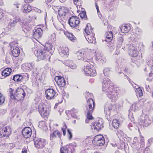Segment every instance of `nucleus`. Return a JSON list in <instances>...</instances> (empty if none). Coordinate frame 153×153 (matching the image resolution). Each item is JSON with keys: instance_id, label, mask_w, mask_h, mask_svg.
<instances>
[{"instance_id": "11", "label": "nucleus", "mask_w": 153, "mask_h": 153, "mask_svg": "<svg viewBox=\"0 0 153 153\" xmlns=\"http://www.w3.org/2000/svg\"><path fill=\"white\" fill-rule=\"evenodd\" d=\"M46 98L48 100L53 99L57 95L53 89H48L45 91Z\"/></svg>"}, {"instance_id": "50", "label": "nucleus", "mask_w": 153, "mask_h": 153, "mask_svg": "<svg viewBox=\"0 0 153 153\" xmlns=\"http://www.w3.org/2000/svg\"><path fill=\"white\" fill-rule=\"evenodd\" d=\"M112 38H113L111 37H110L106 36V38L105 40V41L108 42H110L111 41V40L112 39Z\"/></svg>"}, {"instance_id": "58", "label": "nucleus", "mask_w": 153, "mask_h": 153, "mask_svg": "<svg viewBox=\"0 0 153 153\" xmlns=\"http://www.w3.org/2000/svg\"><path fill=\"white\" fill-rule=\"evenodd\" d=\"M121 71H124L125 73H127L128 72V69H127L126 68H123L121 70Z\"/></svg>"}, {"instance_id": "13", "label": "nucleus", "mask_w": 153, "mask_h": 153, "mask_svg": "<svg viewBox=\"0 0 153 153\" xmlns=\"http://www.w3.org/2000/svg\"><path fill=\"white\" fill-rule=\"evenodd\" d=\"M84 53L81 51H78L76 53V55L77 56V59H81L82 58L83 60L85 62H90V57L88 55H86V57H85L84 56Z\"/></svg>"}, {"instance_id": "15", "label": "nucleus", "mask_w": 153, "mask_h": 153, "mask_svg": "<svg viewBox=\"0 0 153 153\" xmlns=\"http://www.w3.org/2000/svg\"><path fill=\"white\" fill-rule=\"evenodd\" d=\"M22 133L24 137L28 138L31 136L32 130L29 127H26L22 129Z\"/></svg>"}, {"instance_id": "47", "label": "nucleus", "mask_w": 153, "mask_h": 153, "mask_svg": "<svg viewBox=\"0 0 153 153\" xmlns=\"http://www.w3.org/2000/svg\"><path fill=\"white\" fill-rule=\"evenodd\" d=\"M128 117L130 120H131V121L133 123H134V116L131 113H130L128 114Z\"/></svg>"}, {"instance_id": "56", "label": "nucleus", "mask_w": 153, "mask_h": 153, "mask_svg": "<svg viewBox=\"0 0 153 153\" xmlns=\"http://www.w3.org/2000/svg\"><path fill=\"white\" fill-rule=\"evenodd\" d=\"M153 142V138H151L148 140V143L149 145H150Z\"/></svg>"}, {"instance_id": "44", "label": "nucleus", "mask_w": 153, "mask_h": 153, "mask_svg": "<svg viewBox=\"0 0 153 153\" xmlns=\"http://www.w3.org/2000/svg\"><path fill=\"white\" fill-rule=\"evenodd\" d=\"M110 70L109 68H105L103 70V73L105 76H108L110 73Z\"/></svg>"}, {"instance_id": "14", "label": "nucleus", "mask_w": 153, "mask_h": 153, "mask_svg": "<svg viewBox=\"0 0 153 153\" xmlns=\"http://www.w3.org/2000/svg\"><path fill=\"white\" fill-rule=\"evenodd\" d=\"M128 53L131 56L136 57L137 56L138 52L137 48L133 45H129L128 47Z\"/></svg>"}, {"instance_id": "19", "label": "nucleus", "mask_w": 153, "mask_h": 153, "mask_svg": "<svg viewBox=\"0 0 153 153\" xmlns=\"http://www.w3.org/2000/svg\"><path fill=\"white\" fill-rule=\"evenodd\" d=\"M42 33V30L40 28H37L34 31L33 34V38L36 39L41 38Z\"/></svg>"}, {"instance_id": "21", "label": "nucleus", "mask_w": 153, "mask_h": 153, "mask_svg": "<svg viewBox=\"0 0 153 153\" xmlns=\"http://www.w3.org/2000/svg\"><path fill=\"white\" fill-rule=\"evenodd\" d=\"M57 81H56L57 83L60 86L64 87L65 85V82L62 77L60 76H58Z\"/></svg>"}, {"instance_id": "46", "label": "nucleus", "mask_w": 153, "mask_h": 153, "mask_svg": "<svg viewBox=\"0 0 153 153\" xmlns=\"http://www.w3.org/2000/svg\"><path fill=\"white\" fill-rule=\"evenodd\" d=\"M4 97L0 93V105L4 103Z\"/></svg>"}, {"instance_id": "10", "label": "nucleus", "mask_w": 153, "mask_h": 153, "mask_svg": "<svg viewBox=\"0 0 153 153\" xmlns=\"http://www.w3.org/2000/svg\"><path fill=\"white\" fill-rule=\"evenodd\" d=\"M80 21L79 19L75 16L70 17L68 20V23L70 26L75 27L79 25Z\"/></svg>"}, {"instance_id": "24", "label": "nucleus", "mask_w": 153, "mask_h": 153, "mask_svg": "<svg viewBox=\"0 0 153 153\" xmlns=\"http://www.w3.org/2000/svg\"><path fill=\"white\" fill-rule=\"evenodd\" d=\"M22 11L24 13H27L32 10V7L30 6L28 4H24L22 8Z\"/></svg>"}, {"instance_id": "63", "label": "nucleus", "mask_w": 153, "mask_h": 153, "mask_svg": "<svg viewBox=\"0 0 153 153\" xmlns=\"http://www.w3.org/2000/svg\"><path fill=\"white\" fill-rule=\"evenodd\" d=\"M35 10L38 13H41V10L39 9H36Z\"/></svg>"}, {"instance_id": "16", "label": "nucleus", "mask_w": 153, "mask_h": 153, "mask_svg": "<svg viewBox=\"0 0 153 153\" xmlns=\"http://www.w3.org/2000/svg\"><path fill=\"white\" fill-rule=\"evenodd\" d=\"M10 51V54L14 57H17L19 55L20 51L18 47L15 46H11Z\"/></svg>"}, {"instance_id": "22", "label": "nucleus", "mask_w": 153, "mask_h": 153, "mask_svg": "<svg viewBox=\"0 0 153 153\" xmlns=\"http://www.w3.org/2000/svg\"><path fill=\"white\" fill-rule=\"evenodd\" d=\"M88 105V110L93 111L95 106V102L91 98L89 99L87 101Z\"/></svg>"}, {"instance_id": "26", "label": "nucleus", "mask_w": 153, "mask_h": 153, "mask_svg": "<svg viewBox=\"0 0 153 153\" xmlns=\"http://www.w3.org/2000/svg\"><path fill=\"white\" fill-rule=\"evenodd\" d=\"M85 31L86 34H91V33H93L92 32L93 30L90 24H87L85 28Z\"/></svg>"}, {"instance_id": "20", "label": "nucleus", "mask_w": 153, "mask_h": 153, "mask_svg": "<svg viewBox=\"0 0 153 153\" xmlns=\"http://www.w3.org/2000/svg\"><path fill=\"white\" fill-rule=\"evenodd\" d=\"M61 134L58 131H55L50 135V139L51 140H53V139L56 137H58L61 139Z\"/></svg>"}, {"instance_id": "23", "label": "nucleus", "mask_w": 153, "mask_h": 153, "mask_svg": "<svg viewBox=\"0 0 153 153\" xmlns=\"http://www.w3.org/2000/svg\"><path fill=\"white\" fill-rule=\"evenodd\" d=\"M122 32L124 33H128L130 30V27L128 25H123L120 27Z\"/></svg>"}, {"instance_id": "42", "label": "nucleus", "mask_w": 153, "mask_h": 153, "mask_svg": "<svg viewBox=\"0 0 153 153\" xmlns=\"http://www.w3.org/2000/svg\"><path fill=\"white\" fill-rule=\"evenodd\" d=\"M67 36L69 39L71 41H74L76 39L75 37L71 33H68L67 34Z\"/></svg>"}, {"instance_id": "6", "label": "nucleus", "mask_w": 153, "mask_h": 153, "mask_svg": "<svg viewBox=\"0 0 153 153\" xmlns=\"http://www.w3.org/2000/svg\"><path fill=\"white\" fill-rule=\"evenodd\" d=\"M35 146L38 149H42L46 144L45 140L35 137L34 139Z\"/></svg>"}, {"instance_id": "55", "label": "nucleus", "mask_w": 153, "mask_h": 153, "mask_svg": "<svg viewBox=\"0 0 153 153\" xmlns=\"http://www.w3.org/2000/svg\"><path fill=\"white\" fill-rule=\"evenodd\" d=\"M70 63V62L69 61H66L64 62L65 65L68 67L69 66Z\"/></svg>"}, {"instance_id": "54", "label": "nucleus", "mask_w": 153, "mask_h": 153, "mask_svg": "<svg viewBox=\"0 0 153 153\" xmlns=\"http://www.w3.org/2000/svg\"><path fill=\"white\" fill-rule=\"evenodd\" d=\"M86 94L87 96L89 97H91L92 96V94L91 93H89L88 91H86Z\"/></svg>"}, {"instance_id": "8", "label": "nucleus", "mask_w": 153, "mask_h": 153, "mask_svg": "<svg viewBox=\"0 0 153 153\" xmlns=\"http://www.w3.org/2000/svg\"><path fill=\"white\" fill-rule=\"evenodd\" d=\"M17 22L23 23V20L18 16H15L13 19H11L8 25V27L10 29L13 28L16 25Z\"/></svg>"}, {"instance_id": "7", "label": "nucleus", "mask_w": 153, "mask_h": 153, "mask_svg": "<svg viewBox=\"0 0 153 153\" xmlns=\"http://www.w3.org/2000/svg\"><path fill=\"white\" fill-rule=\"evenodd\" d=\"M11 130L9 126L0 128V138L8 137L11 134Z\"/></svg>"}, {"instance_id": "4", "label": "nucleus", "mask_w": 153, "mask_h": 153, "mask_svg": "<svg viewBox=\"0 0 153 153\" xmlns=\"http://www.w3.org/2000/svg\"><path fill=\"white\" fill-rule=\"evenodd\" d=\"M38 110L41 116L43 117H47L50 111L51 107L49 104L46 106L45 104L40 103L38 105Z\"/></svg>"}, {"instance_id": "38", "label": "nucleus", "mask_w": 153, "mask_h": 153, "mask_svg": "<svg viewBox=\"0 0 153 153\" xmlns=\"http://www.w3.org/2000/svg\"><path fill=\"white\" fill-rule=\"evenodd\" d=\"M123 41V37H120L118 39L117 42V46L120 48L121 47L122 45V43Z\"/></svg>"}, {"instance_id": "1", "label": "nucleus", "mask_w": 153, "mask_h": 153, "mask_svg": "<svg viewBox=\"0 0 153 153\" xmlns=\"http://www.w3.org/2000/svg\"><path fill=\"white\" fill-rule=\"evenodd\" d=\"M52 48L51 44L50 43H46L44 47L37 46L32 48L34 54L39 59L44 60L48 57L50 58V55L51 54L50 51Z\"/></svg>"}, {"instance_id": "60", "label": "nucleus", "mask_w": 153, "mask_h": 153, "mask_svg": "<svg viewBox=\"0 0 153 153\" xmlns=\"http://www.w3.org/2000/svg\"><path fill=\"white\" fill-rule=\"evenodd\" d=\"M67 128V125H66L65 124H64L62 128V130H66V129Z\"/></svg>"}, {"instance_id": "51", "label": "nucleus", "mask_w": 153, "mask_h": 153, "mask_svg": "<svg viewBox=\"0 0 153 153\" xmlns=\"http://www.w3.org/2000/svg\"><path fill=\"white\" fill-rule=\"evenodd\" d=\"M69 67L70 68H71L73 69H74L76 67V66L75 65H74L73 64H71V63H70Z\"/></svg>"}, {"instance_id": "5", "label": "nucleus", "mask_w": 153, "mask_h": 153, "mask_svg": "<svg viewBox=\"0 0 153 153\" xmlns=\"http://www.w3.org/2000/svg\"><path fill=\"white\" fill-rule=\"evenodd\" d=\"M116 109L115 105L111 104H107L106 105L104 108V112L106 115L107 119L109 120L110 119L111 114Z\"/></svg>"}, {"instance_id": "39", "label": "nucleus", "mask_w": 153, "mask_h": 153, "mask_svg": "<svg viewBox=\"0 0 153 153\" xmlns=\"http://www.w3.org/2000/svg\"><path fill=\"white\" fill-rule=\"evenodd\" d=\"M87 110L88 111L87 114V118L90 119V120L93 119V117L92 116L91 114L92 113L93 111H91L90 110H88V108H87Z\"/></svg>"}, {"instance_id": "41", "label": "nucleus", "mask_w": 153, "mask_h": 153, "mask_svg": "<svg viewBox=\"0 0 153 153\" xmlns=\"http://www.w3.org/2000/svg\"><path fill=\"white\" fill-rule=\"evenodd\" d=\"M142 34V31L141 29L137 28H136L135 32V34L136 36H140Z\"/></svg>"}, {"instance_id": "45", "label": "nucleus", "mask_w": 153, "mask_h": 153, "mask_svg": "<svg viewBox=\"0 0 153 153\" xmlns=\"http://www.w3.org/2000/svg\"><path fill=\"white\" fill-rule=\"evenodd\" d=\"M81 18H84L85 19H87V16L86 14V13L85 11H82L79 14Z\"/></svg>"}, {"instance_id": "36", "label": "nucleus", "mask_w": 153, "mask_h": 153, "mask_svg": "<svg viewBox=\"0 0 153 153\" xmlns=\"http://www.w3.org/2000/svg\"><path fill=\"white\" fill-rule=\"evenodd\" d=\"M102 139H105L103 136L101 135H98L95 136L92 142H97L98 141L101 140Z\"/></svg>"}, {"instance_id": "2", "label": "nucleus", "mask_w": 153, "mask_h": 153, "mask_svg": "<svg viewBox=\"0 0 153 153\" xmlns=\"http://www.w3.org/2000/svg\"><path fill=\"white\" fill-rule=\"evenodd\" d=\"M102 90L107 96L112 101H115L117 98V94L114 87L111 85L108 78L105 79L102 82Z\"/></svg>"}, {"instance_id": "12", "label": "nucleus", "mask_w": 153, "mask_h": 153, "mask_svg": "<svg viewBox=\"0 0 153 153\" xmlns=\"http://www.w3.org/2000/svg\"><path fill=\"white\" fill-rule=\"evenodd\" d=\"M90 63L87 65V66L84 69L85 73L86 75L91 76H94L96 75L95 70L93 69L89 66Z\"/></svg>"}, {"instance_id": "27", "label": "nucleus", "mask_w": 153, "mask_h": 153, "mask_svg": "<svg viewBox=\"0 0 153 153\" xmlns=\"http://www.w3.org/2000/svg\"><path fill=\"white\" fill-rule=\"evenodd\" d=\"M120 123L119 121L117 119H114L112 122V126L115 129H117L119 126Z\"/></svg>"}, {"instance_id": "48", "label": "nucleus", "mask_w": 153, "mask_h": 153, "mask_svg": "<svg viewBox=\"0 0 153 153\" xmlns=\"http://www.w3.org/2000/svg\"><path fill=\"white\" fill-rule=\"evenodd\" d=\"M106 36H108V37H110L112 38L113 37V34L112 31H109L107 32L106 33Z\"/></svg>"}, {"instance_id": "61", "label": "nucleus", "mask_w": 153, "mask_h": 153, "mask_svg": "<svg viewBox=\"0 0 153 153\" xmlns=\"http://www.w3.org/2000/svg\"><path fill=\"white\" fill-rule=\"evenodd\" d=\"M140 141L141 143H142L143 144L144 143V138L143 137L141 136L140 137Z\"/></svg>"}, {"instance_id": "28", "label": "nucleus", "mask_w": 153, "mask_h": 153, "mask_svg": "<svg viewBox=\"0 0 153 153\" xmlns=\"http://www.w3.org/2000/svg\"><path fill=\"white\" fill-rule=\"evenodd\" d=\"M23 79V76L19 74H16L13 76V79L16 82H20Z\"/></svg>"}, {"instance_id": "9", "label": "nucleus", "mask_w": 153, "mask_h": 153, "mask_svg": "<svg viewBox=\"0 0 153 153\" xmlns=\"http://www.w3.org/2000/svg\"><path fill=\"white\" fill-rule=\"evenodd\" d=\"M68 8L63 6H60L59 8L58 14L59 16L63 17H68L69 15Z\"/></svg>"}, {"instance_id": "3", "label": "nucleus", "mask_w": 153, "mask_h": 153, "mask_svg": "<svg viewBox=\"0 0 153 153\" xmlns=\"http://www.w3.org/2000/svg\"><path fill=\"white\" fill-rule=\"evenodd\" d=\"M9 91L11 99L19 101L23 99L25 95L24 90L22 88L16 89L14 92L13 89L11 88L9 89Z\"/></svg>"}, {"instance_id": "33", "label": "nucleus", "mask_w": 153, "mask_h": 153, "mask_svg": "<svg viewBox=\"0 0 153 153\" xmlns=\"http://www.w3.org/2000/svg\"><path fill=\"white\" fill-rule=\"evenodd\" d=\"M60 153H72L68 149L67 147H64L60 148Z\"/></svg>"}, {"instance_id": "37", "label": "nucleus", "mask_w": 153, "mask_h": 153, "mask_svg": "<svg viewBox=\"0 0 153 153\" xmlns=\"http://www.w3.org/2000/svg\"><path fill=\"white\" fill-rule=\"evenodd\" d=\"M136 95L137 97H140L143 96V92L140 88H137L136 91Z\"/></svg>"}, {"instance_id": "29", "label": "nucleus", "mask_w": 153, "mask_h": 153, "mask_svg": "<svg viewBox=\"0 0 153 153\" xmlns=\"http://www.w3.org/2000/svg\"><path fill=\"white\" fill-rule=\"evenodd\" d=\"M146 116V115H144L141 116L138 121L140 125L143 126Z\"/></svg>"}, {"instance_id": "43", "label": "nucleus", "mask_w": 153, "mask_h": 153, "mask_svg": "<svg viewBox=\"0 0 153 153\" xmlns=\"http://www.w3.org/2000/svg\"><path fill=\"white\" fill-rule=\"evenodd\" d=\"M71 116L74 118H77V116L74 112H76L77 110L74 108H73L70 111Z\"/></svg>"}, {"instance_id": "53", "label": "nucleus", "mask_w": 153, "mask_h": 153, "mask_svg": "<svg viewBox=\"0 0 153 153\" xmlns=\"http://www.w3.org/2000/svg\"><path fill=\"white\" fill-rule=\"evenodd\" d=\"M146 91H148L150 92L151 91V89L149 88V85H146Z\"/></svg>"}, {"instance_id": "30", "label": "nucleus", "mask_w": 153, "mask_h": 153, "mask_svg": "<svg viewBox=\"0 0 153 153\" xmlns=\"http://www.w3.org/2000/svg\"><path fill=\"white\" fill-rule=\"evenodd\" d=\"M95 56L97 60L102 59V54L101 53V51H97L95 52Z\"/></svg>"}, {"instance_id": "64", "label": "nucleus", "mask_w": 153, "mask_h": 153, "mask_svg": "<svg viewBox=\"0 0 153 153\" xmlns=\"http://www.w3.org/2000/svg\"><path fill=\"white\" fill-rule=\"evenodd\" d=\"M31 66L30 67V70H31L33 69L34 67V64L33 63H31Z\"/></svg>"}, {"instance_id": "35", "label": "nucleus", "mask_w": 153, "mask_h": 153, "mask_svg": "<svg viewBox=\"0 0 153 153\" xmlns=\"http://www.w3.org/2000/svg\"><path fill=\"white\" fill-rule=\"evenodd\" d=\"M132 146L134 147H138L139 145V143L138 142L137 138L136 137H134L133 139V142L132 143Z\"/></svg>"}, {"instance_id": "31", "label": "nucleus", "mask_w": 153, "mask_h": 153, "mask_svg": "<svg viewBox=\"0 0 153 153\" xmlns=\"http://www.w3.org/2000/svg\"><path fill=\"white\" fill-rule=\"evenodd\" d=\"M105 143V139H102L101 140H99L97 142H93V143L95 144L96 145L99 146H103Z\"/></svg>"}, {"instance_id": "40", "label": "nucleus", "mask_w": 153, "mask_h": 153, "mask_svg": "<svg viewBox=\"0 0 153 153\" xmlns=\"http://www.w3.org/2000/svg\"><path fill=\"white\" fill-rule=\"evenodd\" d=\"M68 49L67 47H65L63 48L61 52V54L64 55H68L69 54Z\"/></svg>"}, {"instance_id": "49", "label": "nucleus", "mask_w": 153, "mask_h": 153, "mask_svg": "<svg viewBox=\"0 0 153 153\" xmlns=\"http://www.w3.org/2000/svg\"><path fill=\"white\" fill-rule=\"evenodd\" d=\"M3 10L0 9V20H1L3 19Z\"/></svg>"}, {"instance_id": "62", "label": "nucleus", "mask_w": 153, "mask_h": 153, "mask_svg": "<svg viewBox=\"0 0 153 153\" xmlns=\"http://www.w3.org/2000/svg\"><path fill=\"white\" fill-rule=\"evenodd\" d=\"M112 146L114 147H117L118 148H119V147L117 146V144L116 143H111V144Z\"/></svg>"}, {"instance_id": "59", "label": "nucleus", "mask_w": 153, "mask_h": 153, "mask_svg": "<svg viewBox=\"0 0 153 153\" xmlns=\"http://www.w3.org/2000/svg\"><path fill=\"white\" fill-rule=\"evenodd\" d=\"M149 151V148L146 147L144 150V153H149L148 151Z\"/></svg>"}, {"instance_id": "34", "label": "nucleus", "mask_w": 153, "mask_h": 153, "mask_svg": "<svg viewBox=\"0 0 153 153\" xmlns=\"http://www.w3.org/2000/svg\"><path fill=\"white\" fill-rule=\"evenodd\" d=\"M139 104L136 103H134L131 105V108L132 111H135L138 110L139 108Z\"/></svg>"}, {"instance_id": "18", "label": "nucleus", "mask_w": 153, "mask_h": 153, "mask_svg": "<svg viewBox=\"0 0 153 153\" xmlns=\"http://www.w3.org/2000/svg\"><path fill=\"white\" fill-rule=\"evenodd\" d=\"M94 36V33H91V34H87L85 36V37L88 42L91 43H93L94 42H96V39Z\"/></svg>"}, {"instance_id": "25", "label": "nucleus", "mask_w": 153, "mask_h": 153, "mask_svg": "<svg viewBox=\"0 0 153 153\" xmlns=\"http://www.w3.org/2000/svg\"><path fill=\"white\" fill-rule=\"evenodd\" d=\"M11 72V69L10 68H7L4 70L1 73L3 76L4 77L8 76Z\"/></svg>"}, {"instance_id": "57", "label": "nucleus", "mask_w": 153, "mask_h": 153, "mask_svg": "<svg viewBox=\"0 0 153 153\" xmlns=\"http://www.w3.org/2000/svg\"><path fill=\"white\" fill-rule=\"evenodd\" d=\"M152 75H153V65L151 67V73L149 74V76H152Z\"/></svg>"}, {"instance_id": "52", "label": "nucleus", "mask_w": 153, "mask_h": 153, "mask_svg": "<svg viewBox=\"0 0 153 153\" xmlns=\"http://www.w3.org/2000/svg\"><path fill=\"white\" fill-rule=\"evenodd\" d=\"M68 132L69 136V138L70 139H71L72 137V133L69 129H68Z\"/></svg>"}, {"instance_id": "32", "label": "nucleus", "mask_w": 153, "mask_h": 153, "mask_svg": "<svg viewBox=\"0 0 153 153\" xmlns=\"http://www.w3.org/2000/svg\"><path fill=\"white\" fill-rule=\"evenodd\" d=\"M143 126L144 127L148 126L152 123L151 120L149 119L147 116L146 117Z\"/></svg>"}, {"instance_id": "17", "label": "nucleus", "mask_w": 153, "mask_h": 153, "mask_svg": "<svg viewBox=\"0 0 153 153\" xmlns=\"http://www.w3.org/2000/svg\"><path fill=\"white\" fill-rule=\"evenodd\" d=\"M102 124L101 119L98 120V121H97L96 122L92 123V128L97 130V131H99L101 129L102 126Z\"/></svg>"}]
</instances>
